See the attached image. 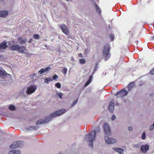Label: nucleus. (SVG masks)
Here are the masks:
<instances>
[{
	"label": "nucleus",
	"instance_id": "a211bd4d",
	"mask_svg": "<svg viewBox=\"0 0 154 154\" xmlns=\"http://www.w3.org/2000/svg\"><path fill=\"white\" fill-rule=\"evenodd\" d=\"M134 85L135 83L134 82H131L129 84L128 87V91H130L132 88L134 86Z\"/></svg>",
	"mask_w": 154,
	"mask_h": 154
},
{
	"label": "nucleus",
	"instance_id": "e433bc0d",
	"mask_svg": "<svg viewBox=\"0 0 154 154\" xmlns=\"http://www.w3.org/2000/svg\"><path fill=\"white\" fill-rule=\"evenodd\" d=\"M154 128V126H153V125H151L150 126L149 130L150 131H152V130Z\"/></svg>",
	"mask_w": 154,
	"mask_h": 154
},
{
	"label": "nucleus",
	"instance_id": "9b49d317",
	"mask_svg": "<svg viewBox=\"0 0 154 154\" xmlns=\"http://www.w3.org/2000/svg\"><path fill=\"white\" fill-rule=\"evenodd\" d=\"M108 109L110 112H112L113 111L114 109V101L113 100H112L110 103Z\"/></svg>",
	"mask_w": 154,
	"mask_h": 154
},
{
	"label": "nucleus",
	"instance_id": "b1692460",
	"mask_svg": "<svg viewBox=\"0 0 154 154\" xmlns=\"http://www.w3.org/2000/svg\"><path fill=\"white\" fill-rule=\"evenodd\" d=\"M33 37L35 39H39L40 37L38 34H34L33 36Z\"/></svg>",
	"mask_w": 154,
	"mask_h": 154
},
{
	"label": "nucleus",
	"instance_id": "cd10ccee",
	"mask_svg": "<svg viewBox=\"0 0 154 154\" xmlns=\"http://www.w3.org/2000/svg\"><path fill=\"white\" fill-rule=\"evenodd\" d=\"M55 86L58 88H60L61 87L60 84L59 82H57L55 84Z\"/></svg>",
	"mask_w": 154,
	"mask_h": 154
},
{
	"label": "nucleus",
	"instance_id": "f257e3e1",
	"mask_svg": "<svg viewBox=\"0 0 154 154\" xmlns=\"http://www.w3.org/2000/svg\"><path fill=\"white\" fill-rule=\"evenodd\" d=\"M103 128L104 133V138L106 142L109 144L116 142V141L115 139L109 137V136L111 134L109 125L107 123L104 124Z\"/></svg>",
	"mask_w": 154,
	"mask_h": 154
},
{
	"label": "nucleus",
	"instance_id": "ea45409f",
	"mask_svg": "<svg viewBox=\"0 0 154 154\" xmlns=\"http://www.w3.org/2000/svg\"><path fill=\"white\" fill-rule=\"evenodd\" d=\"M132 129H133L131 127H129L128 128V130L130 131H131L132 130Z\"/></svg>",
	"mask_w": 154,
	"mask_h": 154
},
{
	"label": "nucleus",
	"instance_id": "c85d7f7f",
	"mask_svg": "<svg viewBox=\"0 0 154 154\" xmlns=\"http://www.w3.org/2000/svg\"><path fill=\"white\" fill-rule=\"evenodd\" d=\"M45 72H47L48 70H50L51 69V68L50 66H48V67H46L45 69H44Z\"/></svg>",
	"mask_w": 154,
	"mask_h": 154
},
{
	"label": "nucleus",
	"instance_id": "8fccbe9b",
	"mask_svg": "<svg viewBox=\"0 0 154 154\" xmlns=\"http://www.w3.org/2000/svg\"><path fill=\"white\" fill-rule=\"evenodd\" d=\"M153 126H154V123H153Z\"/></svg>",
	"mask_w": 154,
	"mask_h": 154
},
{
	"label": "nucleus",
	"instance_id": "393cba45",
	"mask_svg": "<svg viewBox=\"0 0 154 154\" xmlns=\"http://www.w3.org/2000/svg\"><path fill=\"white\" fill-rule=\"evenodd\" d=\"M79 62L80 64H84L85 62V60L84 59H82L80 60Z\"/></svg>",
	"mask_w": 154,
	"mask_h": 154
},
{
	"label": "nucleus",
	"instance_id": "49530a36",
	"mask_svg": "<svg viewBox=\"0 0 154 154\" xmlns=\"http://www.w3.org/2000/svg\"><path fill=\"white\" fill-rule=\"evenodd\" d=\"M141 82V83H140L139 84V85H141L142 84V81H141V82Z\"/></svg>",
	"mask_w": 154,
	"mask_h": 154
},
{
	"label": "nucleus",
	"instance_id": "6ab92c4d",
	"mask_svg": "<svg viewBox=\"0 0 154 154\" xmlns=\"http://www.w3.org/2000/svg\"><path fill=\"white\" fill-rule=\"evenodd\" d=\"M95 8L97 12L99 14L101 13V10L99 7H98L96 3H95Z\"/></svg>",
	"mask_w": 154,
	"mask_h": 154
},
{
	"label": "nucleus",
	"instance_id": "412c9836",
	"mask_svg": "<svg viewBox=\"0 0 154 154\" xmlns=\"http://www.w3.org/2000/svg\"><path fill=\"white\" fill-rule=\"evenodd\" d=\"M56 96H58L60 99H62L63 94L62 93H58L56 94Z\"/></svg>",
	"mask_w": 154,
	"mask_h": 154
},
{
	"label": "nucleus",
	"instance_id": "de8ad7c7",
	"mask_svg": "<svg viewBox=\"0 0 154 154\" xmlns=\"http://www.w3.org/2000/svg\"><path fill=\"white\" fill-rule=\"evenodd\" d=\"M2 57V55L0 54V57Z\"/></svg>",
	"mask_w": 154,
	"mask_h": 154
},
{
	"label": "nucleus",
	"instance_id": "c03bdc74",
	"mask_svg": "<svg viewBox=\"0 0 154 154\" xmlns=\"http://www.w3.org/2000/svg\"><path fill=\"white\" fill-rule=\"evenodd\" d=\"M115 105H119V103L118 102H116L115 103Z\"/></svg>",
	"mask_w": 154,
	"mask_h": 154
},
{
	"label": "nucleus",
	"instance_id": "4be33fe9",
	"mask_svg": "<svg viewBox=\"0 0 154 154\" xmlns=\"http://www.w3.org/2000/svg\"><path fill=\"white\" fill-rule=\"evenodd\" d=\"M9 108L10 110H14L15 109L14 106L13 105H10L9 106Z\"/></svg>",
	"mask_w": 154,
	"mask_h": 154
},
{
	"label": "nucleus",
	"instance_id": "2f4dec72",
	"mask_svg": "<svg viewBox=\"0 0 154 154\" xmlns=\"http://www.w3.org/2000/svg\"><path fill=\"white\" fill-rule=\"evenodd\" d=\"M67 69L66 67H64L63 70V73L65 75L67 73Z\"/></svg>",
	"mask_w": 154,
	"mask_h": 154
},
{
	"label": "nucleus",
	"instance_id": "ddd939ff",
	"mask_svg": "<svg viewBox=\"0 0 154 154\" xmlns=\"http://www.w3.org/2000/svg\"><path fill=\"white\" fill-rule=\"evenodd\" d=\"M17 40L19 43L22 45H23L26 41V39H22V38L20 37H17Z\"/></svg>",
	"mask_w": 154,
	"mask_h": 154
},
{
	"label": "nucleus",
	"instance_id": "f704fd0d",
	"mask_svg": "<svg viewBox=\"0 0 154 154\" xmlns=\"http://www.w3.org/2000/svg\"><path fill=\"white\" fill-rule=\"evenodd\" d=\"M150 73L152 75H154V68L150 71Z\"/></svg>",
	"mask_w": 154,
	"mask_h": 154
},
{
	"label": "nucleus",
	"instance_id": "bb28decb",
	"mask_svg": "<svg viewBox=\"0 0 154 154\" xmlns=\"http://www.w3.org/2000/svg\"><path fill=\"white\" fill-rule=\"evenodd\" d=\"M44 72H45V71L44 68L38 71V73L41 74Z\"/></svg>",
	"mask_w": 154,
	"mask_h": 154
},
{
	"label": "nucleus",
	"instance_id": "a19ab883",
	"mask_svg": "<svg viewBox=\"0 0 154 154\" xmlns=\"http://www.w3.org/2000/svg\"><path fill=\"white\" fill-rule=\"evenodd\" d=\"M92 76H91L90 77H89V79L88 80L89 81H91L92 80Z\"/></svg>",
	"mask_w": 154,
	"mask_h": 154
},
{
	"label": "nucleus",
	"instance_id": "c9c22d12",
	"mask_svg": "<svg viewBox=\"0 0 154 154\" xmlns=\"http://www.w3.org/2000/svg\"><path fill=\"white\" fill-rule=\"evenodd\" d=\"M30 128H31V129H32V130H34L36 129V128L35 127H33V126L30 127ZM29 129L31 130V129Z\"/></svg>",
	"mask_w": 154,
	"mask_h": 154
},
{
	"label": "nucleus",
	"instance_id": "72a5a7b5",
	"mask_svg": "<svg viewBox=\"0 0 154 154\" xmlns=\"http://www.w3.org/2000/svg\"><path fill=\"white\" fill-rule=\"evenodd\" d=\"M58 78L57 75H54L53 76V78H52L53 79L55 80L57 78Z\"/></svg>",
	"mask_w": 154,
	"mask_h": 154
},
{
	"label": "nucleus",
	"instance_id": "473e14b6",
	"mask_svg": "<svg viewBox=\"0 0 154 154\" xmlns=\"http://www.w3.org/2000/svg\"><path fill=\"white\" fill-rule=\"evenodd\" d=\"M91 81H89L88 80L87 81L86 83L85 84V87L87 86L88 85H89V84L90 83Z\"/></svg>",
	"mask_w": 154,
	"mask_h": 154
},
{
	"label": "nucleus",
	"instance_id": "79ce46f5",
	"mask_svg": "<svg viewBox=\"0 0 154 154\" xmlns=\"http://www.w3.org/2000/svg\"><path fill=\"white\" fill-rule=\"evenodd\" d=\"M79 57H82V54L80 53L79 54Z\"/></svg>",
	"mask_w": 154,
	"mask_h": 154
},
{
	"label": "nucleus",
	"instance_id": "6e6552de",
	"mask_svg": "<svg viewBox=\"0 0 154 154\" xmlns=\"http://www.w3.org/2000/svg\"><path fill=\"white\" fill-rule=\"evenodd\" d=\"M23 145V142L20 141H17L11 144L10 148L11 149H15L17 148L21 147Z\"/></svg>",
	"mask_w": 154,
	"mask_h": 154
},
{
	"label": "nucleus",
	"instance_id": "7ed1b4c3",
	"mask_svg": "<svg viewBox=\"0 0 154 154\" xmlns=\"http://www.w3.org/2000/svg\"><path fill=\"white\" fill-rule=\"evenodd\" d=\"M96 132L94 130L92 131L88 135H86L85 137V140L90 142L89 145L90 147H93L92 141L95 138Z\"/></svg>",
	"mask_w": 154,
	"mask_h": 154
},
{
	"label": "nucleus",
	"instance_id": "aec40b11",
	"mask_svg": "<svg viewBox=\"0 0 154 154\" xmlns=\"http://www.w3.org/2000/svg\"><path fill=\"white\" fill-rule=\"evenodd\" d=\"M53 80L52 78L49 77L46 78L45 79L44 82L48 84L49 82L52 81Z\"/></svg>",
	"mask_w": 154,
	"mask_h": 154
},
{
	"label": "nucleus",
	"instance_id": "f03ea898",
	"mask_svg": "<svg viewBox=\"0 0 154 154\" xmlns=\"http://www.w3.org/2000/svg\"><path fill=\"white\" fill-rule=\"evenodd\" d=\"M65 111V110L64 109L56 111L51 114L50 116L48 117L46 119L44 120L41 119L37 121L36 122V124H41L49 122L53 117L59 116L64 113Z\"/></svg>",
	"mask_w": 154,
	"mask_h": 154
},
{
	"label": "nucleus",
	"instance_id": "dca6fc26",
	"mask_svg": "<svg viewBox=\"0 0 154 154\" xmlns=\"http://www.w3.org/2000/svg\"><path fill=\"white\" fill-rule=\"evenodd\" d=\"M6 77V73L0 69V77L2 79H4Z\"/></svg>",
	"mask_w": 154,
	"mask_h": 154
},
{
	"label": "nucleus",
	"instance_id": "9d476101",
	"mask_svg": "<svg viewBox=\"0 0 154 154\" xmlns=\"http://www.w3.org/2000/svg\"><path fill=\"white\" fill-rule=\"evenodd\" d=\"M149 147L148 145L146 144L141 146L140 148L141 151L145 153L149 149Z\"/></svg>",
	"mask_w": 154,
	"mask_h": 154
},
{
	"label": "nucleus",
	"instance_id": "4c0bfd02",
	"mask_svg": "<svg viewBox=\"0 0 154 154\" xmlns=\"http://www.w3.org/2000/svg\"><path fill=\"white\" fill-rule=\"evenodd\" d=\"M116 118V116L115 115H113L111 117V120H114Z\"/></svg>",
	"mask_w": 154,
	"mask_h": 154
},
{
	"label": "nucleus",
	"instance_id": "7c9ffc66",
	"mask_svg": "<svg viewBox=\"0 0 154 154\" xmlns=\"http://www.w3.org/2000/svg\"><path fill=\"white\" fill-rule=\"evenodd\" d=\"M110 38L112 40V41H113L114 40V35L113 34H111L109 36Z\"/></svg>",
	"mask_w": 154,
	"mask_h": 154
},
{
	"label": "nucleus",
	"instance_id": "f3484780",
	"mask_svg": "<svg viewBox=\"0 0 154 154\" xmlns=\"http://www.w3.org/2000/svg\"><path fill=\"white\" fill-rule=\"evenodd\" d=\"M21 152L20 151L13 150L9 152L8 154H20Z\"/></svg>",
	"mask_w": 154,
	"mask_h": 154
},
{
	"label": "nucleus",
	"instance_id": "0eeeda50",
	"mask_svg": "<svg viewBox=\"0 0 154 154\" xmlns=\"http://www.w3.org/2000/svg\"><path fill=\"white\" fill-rule=\"evenodd\" d=\"M128 92L125 89H123L118 92L116 94V96L118 97H122L127 95Z\"/></svg>",
	"mask_w": 154,
	"mask_h": 154
},
{
	"label": "nucleus",
	"instance_id": "39448f33",
	"mask_svg": "<svg viewBox=\"0 0 154 154\" xmlns=\"http://www.w3.org/2000/svg\"><path fill=\"white\" fill-rule=\"evenodd\" d=\"M109 51V44H106L104 47V49L103 51V53L104 57L106 60L110 57V54Z\"/></svg>",
	"mask_w": 154,
	"mask_h": 154
},
{
	"label": "nucleus",
	"instance_id": "c756f323",
	"mask_svg": "<svg viewBox=\"0 0 154 154\" xmlns=\"http://www.w3.org/2000/svg\"><path fill=\"white\" fill-rule=\"evenodd\" d=\"M78 100L77 99L73 102L71 104V106L72 107L74 106L77 102Z\"/></svg>",
	"mask_w": 154,
	"mask_h": 154
},
{
	"label": "nucleus",
	"instance_id": "1a4fd4ad",
	"mask_svg": "<svg viewBox=\"0 0 154 154\" xmlns=\"http://www.w3.org/2000/svg\"><path fill=\"white\" fill-rule=\"evenodd\" d=\"M60 27L63 32L66 35L68 34L69 32L65 24H62L60 26Z\"/></svg>",
	"mask_w": 154,
	"mask_h": 154
},
{
	"label": "nucleus",
	"instance_id": "09e8293b",
	"mask_svg": "<svg viewBox=\"0 0 154 154\" xmlns=\"http://www.w3.org/2000/svg\"><path fill=\"white\" fill-rule=\"evenodd\" d=\"M35 75V74H33V76H34V75Z\"/></svg>",
	"mask_w": 154,
	"mask_h": 154
},
{
	"label": "nucleus",
	"instance_id": "5701e85b",
	"mask_svg": "<svg viewBox=\"0 0 154 154\" xmlns=\"http://www.w3.org/2000/svg\"><path fill=\"white\" fill-rule=\"evenodd\" d=\"M141 146V144L140 143H139L137 144H134L133 145V147H135L136 148H139L140 146Z\"/></svg>",
	"mask_w": 154,
	"mask_h": 154
},
{
	"label": "nucleus",
	"instance_id": "20e7f679",
	"mask_svg": "<svg viewBox=\"0 0 154 154\" xmlns=\"http://www.w3.org/2000/svg\"><path fill=\"white\" fill-rule=\"evenodd\" d=\"M10 49L13 51H16L20 53H23L26 50V47L23 46H20L18 45H13L10 46Z\"/></svg>",
	"mask_w": 154,
	"mask_h": 154
},
{
	"label": "nucleus",
	"instance_id": "2eb2a0df",
	"mask_svg": "<svg viewBox=\"0 0 154 154\" xmlns=\"http://www.w3.org/2000/svg\"><path fill=\"white\" fill-rule=\"evenodd\" d=\"M113 149L120 154H123L124 150L123 149L119 148H113Z\"/></svg>",
	"mask_w": 154,
	"mask_h": 154
},
{
	"label": "nucleus",
	"instance_id": "58836bf2",
	"mask_svg": "<svg viewBox=\"0 0 154 154\" xmlns=\"http://www.w3.org/2000/svg\"><path fill=\"white\" fill-rule=\"evenodd\" d=\"M97 66H98V64L97 63H96V66H95V67L94 68V72H95L96 70H97Z\"/></svg>",
	"mask_w": 154,
	"mask_h": 154
},
{
	"label": "nucleus",
	"instance_id": "a878e982",
	"mask_svg": "<svg viewBox=\"0 0 154 154\" xmlns=\"http://www.w3.org/2000/svg\"><path fill=\"white\" fill-rule=\"evenodd\" d=\"M146 133L145 132H143L141 136V138L143 140H145L146 139Z\"/></svg>",
	"mask_w": 154,
	"mask_h": 154
},
{
	"label": "nucleus",
	"instance_id": "f8f14e48",
	"mask_svg": "<svg viewBox=\"0 0 154 154\" xmlns=\"http://www.w3.org/2000/svg\"><path fill=\"white\" fill-rule=\"evenodd\" d=\"M7 42L4 41L0 44V49L2 50L6 48L8 46L6 45Z\"/></svg>",
	"mask_w": 154,
	"mask_h": 154
},
{
	"label": "nucleus",
	"instance_id": "423d86ee",
	"mask_svg": "<svg viewBox=\"0 0 154 154\" xmlns=\"http://www.w3.org/2000/svg\"><path fill=\"white\" fill-rule=\"evenodd\" d=\"M37 88V86L35 85H31L28 86L26 91V93L28 95H30L34 93Z\"/></svg>",
	"mask_w": 154,
	"mask_h": 154
},
{
	"label": "nucleus",
	"instance_id": "a18cd8bd",
	"mask_svg": "<svg viewBox=\"0 0 154 154\" xmlns=\"http://www.w3.org/2000/svg\"><path fill=\"white\" fill-rule=\"evenodd\" d=\"M152 39L154 40V36H152Z\"/></svg>",
	"mask_w": 154,
	"mask_h": 154
},
{
	"label": "nucleus",
	"instance_id": "37998d69",
	"mask_svg": "<svg viewBox=\"0 0 154 154\" xmlns=\"http://www.w3.org/2000/svg\"><path fill=\"white\" fill-rule=\"evenodd\" d=\"M32 38L30 39L29 41V43H31L32 42Z\"/></svg>",
	"mask_w": 154,
	"mask_h": 154
},
{
	"label": "nucleus",
	"instance_id": "4468645a",
	"mask_svg": "<svg viewBox=\"0 0 154 154\" xmlns=\"http://www.w3.org/2000/svg\"><path fill=\"white\" fill-rule=\"evenodd\" d=\"M8 14V12L7 11H0V17H5L7 16Z\"/></svg>",
	"mask_w": 154,
	"mask_h": 154
}]
</instances>
